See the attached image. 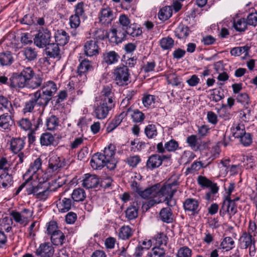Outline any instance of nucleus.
I'll use <instances>...</instances> for the list:
<instances>
[{
  "label": "nucleus",
  "instance_id": "obj_1",
  "mask_svg": "<svg viewBox=\"0 0 257 257\" xmlns=\"http://www.w3.org/2000/svg\"><path fill=\"white\" fill-rule=\"evenodd\" d=\"M0 111L5 112L0 115V127L4 130L10 129L14 124V110L11 101L3 95H0Z\"/></svg>",
  "mask_w": 257,
  "mask_h": 257
},
{
  "label": "nucleus",
  "instance_id": "obj_2",
  "mask_svg": "<svg viewBox=\"0 0 257 257\" xmlns=\"http://www.w3.org/2000/svg\"><path fill=\"white\" fill-rule=\"evenodd\" d=\"M113 74L115 81L117 85L124 86L130 83V73L127 66L123 65L116 67L114 70Z\"/></svg>",
  "mask_w": 257,
  "mask_h": 257
},
{
  "label": "nucleus",
  "instance_id": "obj_3",
  "mask_svg": "<svg viewBox=\"0 0 257 257\" xmlns=\"http://www.w3.org/2000/svg\"><path fill=\"white\" fill-rule=\"evenodd\" d=\"M100 101L94 107L93 116L98 119H103L107 117L109 111L114 106V104H110Z\"/></svg>",
  "mask_w": 257,
  "mask_h": 257
},
{
  "label": "nucleus",
  "instance_id": "obj_4",
  "mask_svg": "<svg viewBox=\"0 0 257 257\" xmlns=\"http://www.w3.org/2000/svg\"><path fill=\"white\" fill-rule=\"evenodd\" d=\"M177 184L176 182H173L164 185L161 187L160 197L165 196L164 201L168 206L171 207L175 206L176 203L175 199L173 198L176 190L173 189L172 187Z\"/></svg>",
  "mask_w": 257,
  "mask_h": 257
},
{
  "label": "nucleus",
  "instance_id": "obj_5",
  "mask_svg": "<svg viewBox=\"0 0 257 257\" xmlns=\"http://www.w3.org/2000/svg\"><path fill=\"white\" fill-rule=\"evenodd\" d=\"M80 64L77 67L76 77L78 80L82 82L86 81L87 73L92 69L91 62L87 59H83L81 61L79 59Z\"/></svg>",
  "mask_w": 257,
  "mask_h": 257
},
{
  "label": "nucleus",
  "instance_id": "obj_6",
  "mask_svg": "<svg viewBox=\"0 0 257 257\" xmlns=\"http://www.w3.org/2000/svg\"><path fill=\"white\" fill-rule=\"evenodd\" d=\"M50 32L47 29L40 30L34 39V44L39 48L46 47L50 43Z\"/></svg>",
  "mask_w": 257,
  "mask_h": 257
},
{
  "label": "nucleus",
  "instance_id": "obj_7",
  "mask_svg": "<svg viewBox=\"0 0 257 257\" xmlns=\"http://www.w3.org/2000/svg\"><path fill=\"white\" fill-rule=\"evenodd\" d=\"M237 212V205L231 199H225L219 211L220 216L224 217L227 214L229 219Z\"/></svg>",
  "mask_w": 257,
  "mask_h": 257
},
{
  "label": "nucleus",
  "instance_id": "obj_8",
  "mask_svg": "<svg viewBox=\"0 0 257 257\" xmlns=\"http://www.w3.org/2000/svg\"><path fill=\"white\" fill-rule=\"evenodd\" d=\"M127 33L124 28L118 27L112 28L109 32V41L112 43L118 44L126 39Z\"/></svg>",
  "mask_w": 257,
  "mask_h": 257
},
{
  "label": "nucleus",
  "instance_id": "obj_9",
  "mask_svg": "<svg viewBox=\"0 0 257 257\" xmlns=\"http://www.w3.org/2000/svg\"><path fill=\"white\" fill-rule=\"evenodd\" d=\"M115 150V146L110 144L104 149L102 154L103 158L106 162V167L110 170L114 169L116 166V161L114 158Z\"/></svg>",
  "mask_w": 257,
  "mask_h": 257
},
{
  "label": "nucleus",
  "instance_id": "obj_10",
  "mask_svg": "<svg viewBox=\"0 0 257 257\" xmlns=\"http://www.w3.org/2000/svg\"><path fill=\"white\" fill-rule=\"evenodd\" d=\"M161 191V187L160 184H157L145 189L143 188L138 196L144 199L160 197Z\"/></svg>",
  "mask_w": 257,
  "mask_h": 257
},
{
  "label": "nucleus",
  "instance_id": "obj_11",
  "mask_svg": "<svg viewBox=\"0 0 257 257\" xmlns=\"http://www.w3.org/2000/svg\"><path fill=\"white\" fill-rule=\"evenodd\" d=\"M85 54L88 56H93L97 55L100 50L96 40L90 39L87 40L84 45Z\"/></svg>",
  "mask_w": 257,
  "mask_h": 257
},
{
  "label": "nucleus",
  "instance_id": "obj_12",
  "mask_svg": "<svg viewBox=\"0 0 257 257\" xmlns=\"http://www.w3.org/2000/svg\"><path fill=\"white\" fill-rule=\"evenodd\" d=\"M114 18L113 12L110 8L106 7L101 10L99 19L100 23L102 25H107L110 24Z\"/></svg>",
  "mask_w": 257,
  "mask_h": 257
},
{
  "label": "nucleus",
  "instance_id": "obj_13",
  "mask_svg": "<svg viewBox=\"0 0 257 257\" xmlns=\"http://www.w3.org/2000/svg\"><path fill=\"white\" fill-rule=\"evenodd\" d=\"M10 88L12 90H17L20 88L27 87V82L20 74L14 73L11 76V83H10Z\"/></svg>",
  "mask_w": 257,
  "mask_h": 257
},
{
  "label": "nucleus",
  "instance_id": "obj_14",
  "mask_svg": "<svg viewBox=\"0 0 257 257\" xmlns=\"http://www.w3.org/2000/svg\"><path fill=\"white\" fill-rule=\"evenodd\" d=\"M183 207L186 211L190 212L191 214L195 215L200 210L199 202L193 198H187L183 203Z\"/></svg>",
  "mask_w": 257,
  "mask_h": 257
},
{
  "label": "nucleus",
  "instance_id": "obj_15",
  "mask_svg": "<svg viewBox=\"0 0 257 257\" xmlns=\"http://www.w3.org/2000/svg\"><path fill=\"white\" fill-rule=\"evenodd\" d=\"M37 101V104L39 106H46L51 100L52 96L48 93L40 89L35 92L33 94Z\"/></svg>",
  "mask_w": 257,
  "mask_h": 257
},
{
  "label": "nucleus",
  "instance_id": "obj_16",
  "mask_svg": "<svg viewBox=\"0 0 257 257\" xmlns=\"http://www.w3.org/2000/svg\"><path fill=\"white\" fill-rule=\"evenodd\" d=\"M54 251L53 247L49 243H44L37 249L36 254L39 257H52Z\"/></svg>",
  "mask_w": 257,
  "mask_h": 257
},
{
  "label": "nucleus",
  "instance_id": "obj_17",
  "mask_svg": "<svg viewBox=\"0 0 257 257\" xmlns=\"http://www.w3.org/2000/svg\"><path fill=\"white\" fill-rule=\"evenodd\" d=\"M90 165L95 170H99L104 166H106V162L103 159L102 154L97 153L94 154L90 160Z\"/></svg>",
  "mask_w": 257,
  "mask_h": 257
},
{
  "label": "nucleus",
  "instance_id": "obj_18",
  "mask_svg": "<svg viewBox=\"0 0 257 257\" xmlns=\"http://www.w3.org/2000/svg\"><path fill=\"white\" fill-rule=\"evenodd\" d=\"M252 235L244 232L239 239V245L240 248L246 249L250 245L255 244V240Z\"/></svg>",
  "mask_w": 257,
  "mask_h": 257
},
{
  "label": "nucleus",
  "instance_id": "obj_19",
  "mask_svg": "<svg viewBox=\"0 0 257 257\" xmlns=\"http://www.w3.org/2000/svg\"><path fill=\"white\" fill-rule=\"evenodd\" d=\"M131 111V108H127L126 111H122L119 115L115 117L108 124L106 127V131L110 133L113 131L122 121V119Z\"/></svg>",
  "mask_w": 257,
  "mask_h": 257
},
{
  "label": "nucleus",
  "instance_id": "obj_20",
  "mask_svg": "<svg viewBox=\"0 0 257 257\" xmlns=\"http://www.w3.org/2000/svg\"><path fill=\"white\" fill-rule=\"evenodd\" d=\"M119 59V55L114 51H106L103 53L102 62L107 65L117 63Z\"/></svg>",
  "mask_w": 257,
  "mask_h": 257
},
{
  "label": "nucleus",
  "instance_id": "obj_21",
  "mask_svg": "<svg viewBox=\"0 0 257 257\" xmlns=\"http://www.w3.org/2000/svg\"><path fill=\"white\" fill-rule=\"evenodd\" d=\"M98 184L99 180L97 176L86 174L84 175L82 185L84 187L89 189L97 187Z\"/></svg>",
  "mask_w": 257,
  "mask_h": 257
},
{
  "label": "nucleus",
  "instance_id": "obj_22",
  "mask_svg": "<svg viewBox=\"0 0 257 257\" xmlns=\"http://www.w3.org/2000/svg\"><path fill=\"white\" fill-rule=\"evenodd\" d=\"M73 202L70 198L64 197L57 201V207L60 212H66L71 209Z\"/></svg>",
  "mask_w": 257,
  "mask_h": 257
},
{
  "label": "nucleus",
  "instance_id": "obj_23",
  "mask_svg": "<svg viewBox=\"0 0 257 257\" xmlns=\"http://www.w3.org/2000/svg\"><path fill=\"white\" fill-rule=\"evenodd\" d=\"M161 156L157 154L152 155L150 156L146 163V167L150 170L158 168L162 164Z\"/></svg>",
  "mask_w": 257,
  "mask_h": 257
},
{
  "label": "nucleus",
  "instance_id": "obj_24",
  "mask_svg": "<svg viewBox=\"0 0 257 257\" xmlns=\"http://www.w3.org/2000/svg\"><path fill=\"white\" fill-rule=\"evenodd\" d=\"M58 44L52 43L48 44L45 48V52L47 56L50 58H60V48Z\"/></svg>",
  "mask_w": 257,
  "mask_h": 257
},
{
  "label": "nucleus",
  "instance_id": "obj_25",
  "mask_svg": "<svg viewBox=\"0 0 257 257\" xmlns=\"http://www.w3.org/2000/svg\"><path fill=\"white\" fill-rule=\"evenodd\" d=\"M55 41L61 46H64L69 40L68 34L63 30H58L55 34Z\"/></svg>",
  "mask_w": 257,
  "mask_h": 257
},
{
  "label": "nucleus",
  "instance_id": "obj_26",
  "mask_svg": "<svg viewBox=\"0 0 257 257\" xmlns=\"http://www.w3.org/2000/svg\"><path fill=\"white\" fill-rule=\"evenodd\" d=\"M21 53L28 61L36 60L38 56V51L35 48L32 47H27L23 48L21 51Z\"/></svg>",
  "mask_w": 257,
  "mask_h": 257
},
{
  "label": "nucleus",
  "instance_id": "obj_27",
  "mask_svg": "<svg viewBox=\"0 0 257 257\" xmlns=\"http://www.w3.org/2000/svg\"><path fill=\"white\" fill-rule=\"evenodd\" d=\"M32 177L30 176L25 182L23 183L24 185V187L26 188V190L28 195L34 194L36 195L37 191L40 189V186H36V182L32 181Z\"/></svg>",
  "mask_w": 257,
  "mask_h": 257
},
{
  "label": "nucleus",
  "instance_id": "obj_28",
  "mask_svg": "<svg viewBox=\"0 0 257 257\" xmlns=\"http://www.w3.org/2000/svg\"><path fill=\"white\" fill-rule=\"evenodd\" d=\"M25 144V139L13 138L11 142V149L14 153H18L24 148Z\"/></svg>",
  "mask_w": 257,
  "mask_h": 257
},
{
  "label": "nucleus",
  "instance_id": "obj_29",
  "mask_svg": "<svg viewBox=\"0 0 257 257\" xmlns=\"http://www.w3.org/2000/svg\"><path fill=\"white\" fill-rule=\"evenodd\" d=\"M160 219L164 222L169 223L173 221V215L171 209L166 207L162 208L159 214Z\"/></svg>",
  "mask_w": 257,
  "mask_h": 257
},
{
  "label": "nucleus",
  "instance_id": "obj_30",
  "mask_svg": "<svg viewBox=\"0 0 257 257\" xmlns=\"http://www.w3.org/2000/svg\"><path fill=\"white\" fill-rule=\"evenodd\" d=\"M139 207L137 202H133V204L130 206L125 211L126 217L128 220H133L136 218L138 216Z\"/></svg>",
  "mask_w": 257,
  "mask_h": 257
},
{
  "label": "nucleus",
  "instance_id": "obj_31",
  "mask_svg": "<svg viewBox=\"0 0 257 257\" xmlns=\"http://www.w3.org/2000/svg\"><path fill=\"white\" fill-rule=\"evenodd\" d=\"M134 234L133 229L128 225H123L118 230V236L122 240L128 239Z\"/></svg>",
  "mask_w": 257,
  "mask_h": 257
},
{
  "label": "nucleus",
  "instance_id": "obj_32",
  "mask_svg": "<svg viewBox=\"0 0 257 257\" xmlns=\"http://www.w3.org/2000/svg\"><path fill=\"white\" fill-rule=\"evenodd\" d=\"M14 61L12 54L10 51L0 53V64L2 66H7L11 65Z\"/></svg>",
  "mask_w": 257,
  "mask_h": 257
},
{
  "label": "nucleus",
  "instance_id": "obj_33",
  "mask_svg": "<svg viewBox=\"0 0 257 257\" xmlns=\"http://www.w3.org/2000/svg\"><path fill=\"white\" fill-rule=\"evenodd\" d=\"M63 162L61 159L57 156H52L49 161V167L52 172H56L62 167Z\"/></svg>",
  "mask_w": 257,
  "mask_h": 257
},
{
  "label": "nucleus",
  "instance_id": "obj_34",
  "mask_svg": "<svg viewBox=\"0 0 257 257\" xmlns=\"http://www.w3.org/2000/svg\"><path fill=\"white\" fill-rule=\"evenodd\" d=\"M86 197L85 191L81 188L75 189L72 194L71 197L73 202L83 201Z\"/></svg>",
  "mask_w": 257,
  "mask_h": 257
},
{
  "label": "nucleus",
  "instance_id": "obj_35",
  "mask_svg": "<svg viewBox=\"0 0 257 257\" xmlns=\"http://www.w3.org/2000/svg\"><path fill=\"white\" fill-rule=\"evenodd\" d=\"M65 235L60 230L51 235V240L52 243L55 245H62L65 239Z\"/></svg>",
  "mask_w": 257,
  "mask_h": 257
},
{
  "label": "nucleus",
  "instance_id": "obj_36",
  "mask_svg": "<svg viewBox=\"0 0 257 257\" xmlns=\"http://www.w3.org/2000/svg\"><path fill=\"white\" fill-rule=\"evenodd\" d=\"M40 141L42 146H48L54 145L55 139L51 134L46 133L41 135Z\"/></svg>",
  "mask_w": 257,
  "mask_h": 257
},
{
  "label": "nucleus",
  "instance_id": "obj_37",
  "mask_svg": "<svg viewBox=\"0 0 257 257\" xmlns=\"http://www.w3.org/2000/svg\"><path fill=\"white\" fill-rule=\"evenodd\" d=\"M102 98L100 101L105 100L106 102L110 104L113 103V93L111 89L109 86L104 87L101 91Z\"/></svg>",
  "mask_w": 257,
  "mask_h": 257
},
{
  "label": "nucleus",
  "instance_id": "obj_38",
  "mask_svg": "<svg viewBox=\"0 0 257 257\" xmlns=\"http://www.w3.org/2000/svg\"><path fill=\"white\" fill-rule=\"evenodd\" d=\"M57 89V88L56 84L51 81L45 82L41 89V90L45 91L46 93H48L52 96L56 92Z\"/></svg>",
  "mask_w": 257,
  "mask_h": 257
},
{
  "label": "nucleus",
  "instance_id": "obj_39",
  "mask_svg": "<svg viewBox=\"0 0 257 257\" xmlns=\"http://www.w3.org/2000/svg\"><path fill=\"white\" fill-rule=\"evenodd\" d=\"M126 30L127 35L133 37H138L142 33L141 27L136 23L132 24Z\"/></svg>",
  "mask_w": 257,
  "mask_h": 257
},
{
  "label": "nucleus",
  "instance_id": "obj_40",
  "mask_svg": "<svg viewBox=\"0 0 257 257\" xmlns=\"http://www.w3.org/2000/svg\"><path fill=\"white\" fill-rule=\"evenodd\" d=\"M43 78L39 75L34 76L29 82L27 83V87L33 89L40 87L42 84Z\"/></svg>",
  "mask_w": 257,
  "mask_h": 257
},
{
  "label": "nucleus",
  "instance_id": "obj_41",
  "mask_svg": "<svg viewBox=\"0 0 257 257\" xmlns=\"http://www.w3.org/2000/svg\"><path fill=\"white\" fill-rule=\"evenodd\" d=\"M13 183V177L8 173H4L0 176V185H1L4 188L11 186Z\"/></svg>",
  "mask_w": 257,
  "mask_h": 257
},
{
  "label": "nucleus",
  "instance_id": "obj_42",
  "mask_svg": "<svg viewBox=\"0 0 257 257\" xmlns=\"http://www.w3.org/2000/svg\"><path fill=\"white\" fill-rule=\"evenodd\" d=\"M231 134L235 138L239 139L246 132L244 126L243 124H235L231 128Z\"/></svg>",
  "mask_w": 257,
  "mask_h": 257
},
{
  "label": "nucleus",
  "instance_id": "obj_43",
  "mask_svg": "<svg viewBox=\"0 0 257 257\" xmlns=\"http://www.w3.org/2000/svg\"><path fill=\"white\" fill-rule=\"evenodd\" d=\"M58 118L54 115H52L46 119V126L48 130H55L59 125Z\"/></svg>",
  "mask_w": 257,
  "mask_h": 257
},
{
  "label": "nucleus",
  "instance_id": "obj_44",
  "mask_svg": "<svg viewBox=\"0 0 257 257\" xmlns=\"http://www.w3.org/2000/svg\"><path fill=\"white\" fill-rule=\"evenodd\" d=\"M107 37L109 39V33H108L106 30L99 29L93 32L92 39L98 42V40H104Z\"/></svg>",
  "mask_w": 257,
  "mask_h": 257
},
{
  "label": "nucleus",
  "instance_id": "obj_45",
  "mask_svg": "<svg viewBox=\"0 0 257 257\" xmlns=\"http://www.w3.org/2000/svg\"><path fill=\"white\" fill-rule=\"evenodd\" d=\"M189 28L184 25H179L175 31V35L179 39L186 38L189 35Z\"/></svg>",
  "mask_w": 257,
  "mask_h": 257
},
{
  "label": "nucleus",
  "instance_id": "obj_46",
  "mask_svg": "<svg viewBox=\"0 0 257 257\" xmlns=\"http://www.w3.org/2000/svg\"><path fill=\"white\" fill-rule=\"evenodd\" d=\"M172 16V10L170 7H165L158 13V17L162 21H166Z\"/></svg>",
  "mask_w": 257,
  "mask_h": 257
},
{
  "label": "nucleus",
  "instance_id": "obj_47",
  "mask_svg": "<svg viewBox=\"0 0 257 257\" xmlns=\"http://www.w3.org/2000/svg\"><path fill=\"white\" fill-rule=\"evenodd\" d=\"M42 166V160L40 158H37L34 162L32 163L27 171V173L32 175L35 174L38 171L41 169Z\"/></svg>",
  "mask_w": 257,
  "mask_h": 257
},
{
  "label": "nucleus",
  "instance_id": "obj_48",
  "mask_svg": "<svg viewBox=\"0 0 257 257\" xmlns=\"http://www.w3.org/2000/svg\"><path fill=\"white\" fill-rule=\"evenodd\" d=\"M247 25L248 24L244 19H240L233 22L234 29L240 32H244L246 29Z\"/></svg>",
  "mask_w": 257,
  "mask_h": 257
},
{
  "label": "nucleus",
  "instance_id": "obj_49",
  "mask_svg": "<svg viewBox=\"0 0 257 257\" xmlns=\"http://www.w3.org/2000/svg\"><path fill=\"white\" fill-rule=\"evenodd\" d=\"M36 104H37V101L35 97L33 96L31 99L25 102L23 109L24 113L32 112Z\"/></svg>",
  "mask_w": 257,
  "mask_h": 257
},
{
  "label": "nucleus",
  "instance_id": "obj_50",
  "mask_svg": "<svg viewBox=\"0 0 257 257\" xmlns=\"http://www.w3.org/2000/svg\"><path fill=\"white\" fill-rule=\"evenodd\" d=\"M174 41L172 38L169 37L162 38L160 41V45L164 50L171 49L174 46Z\"/></svg>",
  "mask_w": 257,
  "mask_h": 257
},
{
  "label": "nucleus",
  "instance_id": "obj_51",
  "mask_svg": "<svg viewBox=\"0 0 257 257\" xmlns=\"http://www.w3.org/2000/svg\"><path fill=\"white\" fill-rule=\"evenodd\" d=\"M145 133L149 139H153L158 134L157 128L154 124L148 125L145 129Z\"/></svg>",
  "mask_w": 257,
  "mask_h": 257
},
{
  "label": "nucleus",
  "instance_id": "obj_52",
  "mask_svg": "<svg viewBox=\"0 0 257 257\" xmlns=\"http://www.w3.org/2000/svg\"><path fill=\"white\" fill-rule=\"evenodd\" d=\"M20 75L24 78L27 83L34 76V73L31 67H27L24 68V69L20 73Z\"/></svg>",
  "mask_w": 257,
  "mask_h": 257
},
{
  "label": "nucleus",
  "instance_id": "obj_53",
  "mask_svg": "<svg viewBox=\"0 0 257 257\" xmlns=\"http://www.w3.org/2000/svg\"><path fill=\"white\" fill-rule=\"evenodd\" d=\"M131 116L136 123L142 122L145 118L144 114L138 109L134 110L131 114Z\"/></svg>",
  "mask_w": 257,
  "mask_h": 257
},
{
  "label": "nucleus",
  "instance_id": "obj_54",
  "mask_svg": "<svg viewBox=\"0 0 257 257\" xmlns=\"http://www.w3.org/2000/svg\"><path fill=\"white\" fill-rule=\"evenodd\" d=\"M234 243V240L231 237H226L221 242L220 246L223 249L229 250L233 248Z\"/></svg>",
  "mask_w": 257,
  "mask_h": 257
},
{
  "label": "nucleus",
  "instance_id": "obj_55",
  "mask_svg": "<svg viewBox=\"0 0 257 257\" xmlns=\"http://www.w3.org/2000/svg\"><path fill=\"white\" fill-rule=\"evenodd\" d=\"M11 215L16 222L19 223L21 224L26 222L28 219L27 217L24 216L20 212L16 211H13L11 212Z\"/></svg>",
  "mask_w": 257,
  "mask_h": 257
},
{
  "label": "nucleus",
  "instance_id": "obj_56",
  "mask_svg": "<svg viewBox=\"0 0 257 257\" xmlns=\"http://www.w3.org/2000/svg\"><path fill=\"white\" fill-rule=\"evenodd\" d=\"M118 22L120 27L124 29L127 28L132 24L129 18L125 15H120L118 18Z\"/></svg>",
  "mask_w": 257,
  "mask_h": 257
},
{
  "label": "nucleus",
  "instance_id": "obj_57",
  "mask_svg": "<svg viewBox=\"0 0 257 257\" xmlns=\"http://www.w3.org/2000/svg\"><path fill=\"white\" fill-rule=\"evenodd\" d=\"M156 99V97L155 95L146 94L143 97L142 102L146 107H148L155 103Z\"/></svg>",
  "mask_w": 257,
  "mask_h": 257
},
{
  "label": "nucleus",
  "instance_id": "obj_58",
  "mask_svg": "<svg viewBox=\"0 0 257 257\" xmlns=\"http://www.w3.org/2000/svg\"><path fill=\"white\" fill-rule=\"evenodd\" d=\"M167 82L168 84L174 86H178L180 85L181 82L180 81L178 77L175 73H170L166 76Z\"/></svg>",
  "mask_w": 257,
  "mask_h": 257
},
{
  "label": "nucleus",
  "instance_id": "obj_59",
  "mask_svg": "<svg viewBox=\"0 0 257 257\" xmlns=\"http://www.w3.org/2000/svg\"><path fill=\"white\" fill-rule=\"evenodd\" d=\"M126 163L132 167H136L141 162V158L138 155L130 156L126 158Z\"/></svg>",
  "mask_w": 257,
  "mask_h": 257
},
{
  "label": "nucleus",
  "instance_id": "obj_60",
  "mask_svg": "<svg viewBox=\"0 0 257 257\" xmlns=\"http://www.w3.org/2000/svg\"><path fill=\"white\" fill-rule=\"evenodd\" d=\"M165 148L168 152H174L179 147L178 142L174 139H172L166 142L165 144Z\"/></svg>",
  "mask_w": 257,
  "mask_h": 257
},
{
  "label": "nucleus",
  "instance_id": "obj_61",
  "mask_svg": "<svg viewBox=\"0 0 257 257\" xmlns=\"http://www.w3.org/2000/svg\"><path fill=\"white\" fill-rule=\"evenodd\" d=\"M156 243L159 245H166L168 241V237L166 234L161 232L157 234L155 236Z\"/></svg>",
  "mask_w": 257,
  "mask_h": 257
},
{
  "label": "nucleus",
  "instance_id": "obj_62",
  "mask_svg": "<svg viewBox=\"0 0 257 257\" xmlns=\"http://www.w3.org/2000/svg\"><path fill=\"white\" fill-rule=\"evenodd\" d=\"M81 17L74 14L69 18V24L71 28L76 29L80 24V18Z\"/></svg>",
  "mask_w": 257,
  "mask_h": 257
},
{
  "label": "nucleus",
  "instance_id": "obj_63",
  "mask_svg": "<svg viewBox=\"0 0 257 257\" xmlns=\"http://www.w3.org/2000/svg\"><path fill=\"white\" fill-rule=\"evenodd\" d=\"M192 250L187 246L181 247L178 251L177 257H191Z\"/></svg>",
  "mask_w": 257,
  "mask_h": 257
},
{
  "label": "nucleus",
  "instance_id": "obj_64",
  "mask_svg": "<svg viewBox=\"0 0 257 257\" xmlns=\"http://www.w3.org/2000/svg\"><path fill=\"white\" fill-rule=\"evenodd\" d=\"M165 250L163 248L156 246L153 248L151 257H165Z\"/></svg>",
  "mask_w": 257,
  "mask_h": 257
}]
</instances>
